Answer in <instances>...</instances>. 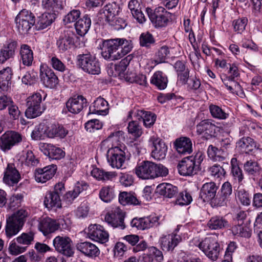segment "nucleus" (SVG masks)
Instances as JSON below:
<instances>
[{
    "label": "nucleus",
    "instance_id": "1",
    "mask_svg": "<svg viewBox=\"0 0 262 262\" xmlns=\"http://www.w3.org/2000/svg\"><path fill=\"white\" fill-rule=\"evenodd\" d=\"M131 41L124 38L104 40L101 47V55L105 60L114 61L122 58L132 49Z\"/></svg>",
    "mask_w": 262,
    "mask_h": 262
},
{
    "label": "nucleus",
    "instance_id": "2",
    "mask_svg": "<svg viewBox=\"0 0 262 262\" xmlns=\"http://www.w3.org/2000/svg\"><path fill=\"white\" fill-rule=\"evenodd\" d=\"M136 175L142 179H151L159 177H165L168 169L162 164L146 161L138 165L134 169Z\"/></svg>",
    "mask_w": 262,
    "mask_h": 262
},
{
    "label": "nucleus",
    "instance_id": "3",
    "mask_svg": "<svg viewBox=\"0 0 262 262\" xmlns=\"http://www.w3.org/2000/svg\"><path fill=\"white\" fill-rule=\"evenodd\" d=\"M203 160L202 153L183 158L178 164L179 173L183 176L195 175L200 170V165Z\"/></svg>",
    "mask_w": 262,
    "mask_h": 262
},
{
    "label": "nucleus",
    "instance_id": "4",
    "mask_svg": "<svg viewBox=\"0 0 262 262\" xmlns=\"http://www.w3.org/2000/svg\"><path fill=\"white\" fill-rule=\"evenodd\" d=\"M28 212L24 209L18 210L7 219L6 235L11 238L17 234L23 227L26 222Z\"/></svg>",
    "mask_w": 262,
    "mask_h": 262
},
{
    "label": "nucleus",
    "instance_id": "5",
    "mask_svg": "<svg viewBox=\"0 0 262 262\" xmlns=\"http://www.w3.org/2000/svg\"><path fill=\"white\" fill-rule=\"evenodd\" d=\"M77 65L85 72L93 75L100 73V66L95 55L89 52L77 56Z\"/></svg>",
    "mask_w": 262,
    "mask_h": 262
},
{
    "label": "nucleus",
    "instance_id": "6",
    "mask_svg": "<svg viewBox=\"0 0 262 262\" xmlns=\"http://www.w3.org/2000/svg\"><path fill=\"white\" fill-rule=\"evenodd\" d=\"M152 24L156 28H162L167 26L171 17V13L163 7H158L154 10L150 8L146 9Z\"/></svg>",
    "mask_w": 262,
    "mask_h": 262
},
{
    "label": "nucleus",
    "instance_id": "7",
    "mask_svg": "<svg viewBox=\"0 0 262 262\" xmlns=\"http://www.w3.org/2000/svg\"><path fill=\"white\" fill-rule=\"evenodd\" d=\"M198 247L211 260H216L219 257L221 248L216 236L206 237L199 243Z\"/></svg>",
    "mask_w": 262,
    "mask_h": 262
},
{
    "label": "nucleus",
    "instance_id": "8",
    "mask_svg": "<svg viewBox=\"0 0 262 262\" xmlns=\"http://www.w3.org/2000/svg\"><path fill=\"white\" fill-rule=\"evenodd\" d=\"M16 28L20 34H25L35 23V16L27 10H22L15 17Z\"/></svg>",
    "mask_w": 262,
    "mask_h": 262
},
{
    "label": "nucleus",
    "instance_id": "9",
    "mask_svg": "<svg viewBox=\"0 0 262 262\" xmlns=\"http://www.w3.org/2000/svg\"><path fill=\"white\" fill-rule=\"evenodd\" d=\"M42 95L40 92H36L27 99V108L25 112L28 118H34L40 116L42 113L41 108Z\"/></svg>",
    "mask_w": 262,
    "mask_h": 262
},
{
    "label": "nucleus",
    "instance_id": "10",
    "mask_svg": "<svg viewBox=\"0 0 262 262\" xmlns=\"http://www.w3.org/2000/svg\"><path fill=\"white\" fill-rule=\"evenodd\" d=\"M106 156L107 162L112 167L123 168L125 161V153L121 146H116L109 148Z\"/></svg>",
    "mask_w": 262,
    "mask_h": 262
},
{
    "label": "nucleus",
    "instance_id": "11",
    "mask_svg": "<svg viewBox=\"0 0 262 262\" xmlns=\"http://www.w3.org/2000/svg\"><path fill=\"white\" fill-rule=\"evenodd\" d=\"M55 250L58 253L71 257L74 253L72 239L67 236H57L53 241Z\"/></svg>",
    "mask_w": 262,
    "mask_h": 262
},
{
    "label": "nucleus",
    "instance_id": "12",
    "mask_svg": "<svg viewBox=\"0 0 262 262\" xmlns=\"http://www.w3.org/2000/svg\"><path fill=\"white\" fill-rule=\"evenodd\" d=\"M21 136L18 133L10 130L5 133L0 138V149L6 152L21 142Z\"/></svg>",
    "mask_w": 262,
    "mask_h": 262
},
{
    "label": "nucleus",
    "instance_id": "13",
    "mask_svg": "<svg viewBox=\"0 0 262 262\" xmlns=\"http://www.w3.org/2000/svg\"><path fill=\"white\" fill-rule=\"evenodd\" d=\"M64 221L61 220L57 222L51 218L46 217L40 220L38 224V229L45 235L54 232L58 229H65Z\"/></svg>",
    "mask_w": 262,
    "mask_h": 262
},
{
    "label": "nucleus",
    "instance_id": "14",
    "mask_svg": "<svg viewBox=\"0 0 262 262\" xmlns=\"http://www.w3.org/2000/svg\"><path fill=\"white\" fill-rule=\"evenodd\" d=\"M152 151V157L158 160L163 159L165 158L167 151V147L162 139L156 136H152L149 139Z\"/></svg>",
    "mask_w": 262,
    "mask_h": 262
},
{
    "label": "nucleus",
    "instance_id": "15",
    "mask_svg": "<svg viewBox=\"0 0 262 262\" xmlns=\"http://www.w3.org/2000/svg\"><path fill=\"white\" fill-rule=\"evenodd\" d=\"M88 235L91 239L100 243H105L108 241V233L103 226L97 225H91L88 228Z\"/></svg>",
    "mask_w": 262,
    "mask_h": 262
},
{
    "label": "nucleus",
    "instance_id": "16",
    "mask_svg": "<svg viewBox=\"0 0 262 262\" xmlns=\"http://www.w3.org/2000/svg\"><path fill=\"white\" fill-rule=\"evenodd\" d=\"M196 133L207 140L215 136L216 126L210 120H202L196 126Z\"/></svg>",
    "mask_w": 262,
    "mask_h": 262
},
{
    "label": "nucleus",
    "instance_id": "17",
    "mask_svg": "<svg viewBox=\"0 0 262 262\" xmlns=\"http://www.w3.org/2000/svg\"><path fill=\"white\" fill-rule=\"evenodd\" d=\"M40 78L47 88L54 89L58 83V79L54 71L49 68H42L40 70Z\"/></svg>",
    "mask_w": 262,
    "mask_h": 262
},
{
    "label": "nucleus",
    "instance_id": "18",
    "mask_svg": "<svg viewBox=\"0 0 262 262\" xmlns=\"http://www.w3.org/2000/svg\"><path fill=\"white\" fill-rule=\"evenodd\" d=\"M74 33L71 31L67 30L61 34L57 40L56 45L60 52H64L70 49L75 43Z\"/></svg>",
    "mask_w": 262,
    "mask_h": 262
},
{
    "label": "nucleus",
    "instance_id": "19",
    "mask_svg": "<svg viewBox=\"0 0 262 262\" xmlns=\"http://www.w3.org/2000/svg\"><path fill=\"white\" fill-rule=\"evenodd\" d=\"M182 241V237L180 235L172 233L162 236L159 243L163 251H172L174 248Z\"/></svg>",
    "mask_w": 262,
    "mask_h": 262
},
{
    "label": "nucleus",
    "instance_id": "20",
    "mask_svg": "<svg viewBox=\"0 0 262 262\" xmlns=\"http://www.w3.org/2000/svg\"><path fill=\"white\" fill-rule=\"evenodd\" d=\"M39 149L44 155L52 159H60L65 156V152L60 148L51 144L41 143L39 145Z\"/></svg>",
    "mask_w": 262,
    "mask_h": 262
},
{
    "label": "nucleus",
    "instance_id": "21",
    "mask_svg": "<svg viewBox=\"0 0 262 262\" xmlns=\"http://www.w3.org/2000/svg\"><path fill=\"white\" fill-rule=\"evenodd\" d=\"M87 105L86 99L81 95L71 98L66 103L68 111L73 114L79 113Z\"/></svg>",
    "mask_w": 262,
    "mask_h": 262
},
{
    "label": "nucleus",
    "instance_id": "22",
    "mask_svg": "<svg viewBox=\"0 0 262 262\" xmlns=\"http://www.w3.org/2000/svg\"><path fill=\"white\" fill-rule=\"evenodd\" d=\"M56 170V166L55 165H49L42 168L36 169L35 180L38 182L45 183L54 176Z\"/></svg>",
    "mask_w": 262,
    "mask_h": 262
},
{
    "label": "nucleus",
    "instance_id": "23",
    "mask_svg": "<svg viewBox=\"0 0 262 262\" xmlns=\"http://www.w3.org/2000/svg\"><path fill=\"white\" fill-rule=\"evenodd\" d=\"M124 213L118 211L113 213H107L105 216V221L107 224L114 228H119L124 229L125 228L124 223Z\"/></svg>",
    "mask_w": 262,
    "mask_h": 262
},
{
    "label": "nucleus",
    "instance_id": "24",
    "mask_svg": "<svg viewBox=\"0 0 262 262\" xmlns=\"http://www.w3.org/2000/svg\"><path fill=\"white\" fill-rule=\"evenodd\" d=\"M17 47V41L12 40L4 45L0 50V63H4L8 59L13 58Z\"/></svg>",
    "mask_w": 262,
    "mask_h": 262
},
{
    "label": "nucleus",
    "instance_id": "25",
    "mask_svg": "<svg viewBox=\"0 0 262 262\" xmlns=\"http://www.w3.org/2000/svg\"><path fill=\"white\" fill-rule=\"evenodd\" d=\"M176 150L180 154H190L192 151V143L191 139L186 137L177 138L173 143Z\"/></svg>",
    "mask_w": 262,
    "mask_h": 262
},
{
    "label": "nucleus",
    "instance_id": "26",
    "mask_svg": "<svg viewBox=\"0 0 262 262\" xmlns=\"http://www.w3.org/2000/svg\"><path fill=\"white\" fill-rule=\"evenodd\" d=\"M20 176L13 164H8L3 178L4 182L8 185L13 186L17 184Z\"/></svg>",
    "mask_w": 262,
    "mask_h": 262
},
{
    "label": "nucleus",
    "instance_id": "27",
    "mask_svg": "<svg viewBox=\"0 0 262 262\" xmlns=\"http://www.w3.org/2000/svg\"><path fill=\"white\" fill-rule=\"evenodd\" d=\"M244 169L246 173L253 178V180H257L262 173V168L259 164L255 160H248L244 164Z\"/></svg>",
    "mask_w": 262,
    "mask_h": 262
},
{
    "label": "nucleus",
    "instance_id": "28",
    "mask_svg": "<svg viewBox=\"0 0 262 262\" xmlns=\"http://www.w3.org/2000/svg\"><path fill=\"white\" fill-rule=\"evenodd\" d=\"M218 187L214 182L204 184L201 190L200 197L204 202L211 201L216 196Z\"/></svg>",
    "mask_w": 262,
    "mask_h": 262
},
{
    "label": "nucleus",
    "instance_id": "29",
    "mask_svg": "<svg viewBox=\"0 0 262 262\" xmlns=\"http://www.w3.org/2000/svg\"><path fill=\"white\" fill-rule=\"evenodd\" d=\"M76 248L78 250L89 257H96L100 253L98 248L95 244L89 242L78 243Z\"/></svg>",
    "mask_w": 262,
    "mask_h": 262
},
{
    "label": "nucleus",
    "instance_id": "30",
    "mask_svg": "<svg viewBox=\"0 0 262 262\" xmlns=\"http://www.w3.org/2000/svg\"><path fill=\"white\" fill-rule=\"evenodd\" d=\"M102 11V15L104 17L105 21L108 23L119 15L120 8L119 5L116 3H109L104 6Z\"/></svg>",
    "mask_w": 262,
    "mask_h": 262
},
{
    "label": "nucleus",
    "instance_id": "31",
    "mask_svg": "<svg viewBox=\"0 0 262 262\" xmlns=\"http://www.w3.org/2000/svg\"><path fill=\"white\" fill-rule=\"evenodd\" d=\"M108 103L104 98L99 97L90 107V113L104 115L108 113Z\"/></svg>",
    "mask_w": 262,
    "mask_h": 262
},
{
    "label": "nucleus",
    "instance_id": "32",
    "mask_svg": "<svg viewBox=\"0 0 262 262\" xmlns=\"http://www.w3.org/2000/svg\"><path fill=\"white\" fill-rule=\"evenodd\" d=\"M91 25L90 17L85 14L79 18L75 24V28L78 35L84 36L89 30Z\"/></svg>",
    "mask_w": 262,
    "mask_h": 262
},
{
    "label": "nucleus",
    "instance_id": "33",
    "mask_svg": "<svg viewBox=\"0 0 262 262\" xmlns=\"http://www.w3.org/2000/svg\"><path fill=\"white\" fill-rule=\"evenodd\" d=\"M135 115L137 119L143 121L146 127L153 125L156 119V116L154 114L141 110H136Z\"/></svg>",
    "mask_w": 262,
    "mask_h": 262
},
{
    "label": "nucleus",
    "instance_id": "34",
    "mask_svg": "<svg viewBox=\"0 0 262 262\" xmlns=\"http://www.w3.org/2000/svg\"><path fill=\"white\" fill-rule=\"evenodd\" d=\"M156 192L161 195L171 198L178 193V189L171 184L161 183L157 187Z\"/></svg>",
    "mask_w": 262,
    "mask_h": 262
},
{
    "label": "nucleus",
    "instance_id": "35",
    "mask_svg": "<svg viewBox=\"0 0 262 262\" xmlns=\"http://www.w3.org/2000/svg\"><path fill=\"white\" fill-rule=\"evenodd\" d=\"M256 146L253 139L249 137H244L236 142V147L242 152L249 154L252 151Z\"/></svg>",
    "mask_w": 262,
    "mask_h": 262
},
{
    "label": "nucleus",
    "instance_id": "36",
    "mask_svg": "<svg viewBox=\"0 0 262 262\" xmlns=\"http://www.w3.org/2000/svg\"><path fill=\"white\" fill-rule=\"evenodd\" d=\"M12 71L11 68L7 67L0 71V89L2 91H7L10 87Z\"/></svg>",
    "mask_w": 262,
    "mask_h": 262
},
{
    "label": "nucleus",
    "instance_id": "37",
    "mask_svg": "<svg viewBox=\"0 0 262 262\" xmlns=\"http://www.w3.org/2000/svg\"><path fill=\"white\" fill-rule=\"evenodd\" d=\"M156 220L150 217L134 218L130 222L132 227H136L139 230H144L152 227L155 224Z\"/></svg>",
    "mask_w": 262,
    "mask_h": 262
},
{
    "label": "nucleus",
    "instance_id": "38",
    "mask_svg": "<svg viewBox=\"0 0 262 262\" xmlns=\"http://www.w3.org/2000/svg\"><path fill=\"white\" fill-rule=\"evenodd\" d=\"M55 19V13L45 12L38 17L36 27L38 30H43L50 26Z\"/></svg>",
    "mask_w": 262,
    "mask_h": 262
},
{
    "label": "nucleus",
    "instance_id": "39",
    "mask_svg": "<svg viewBox=\"0 0 262 262\" xmlns=\"http://www.w3.org/2000/svg\"><path fill=\"white\" fill-rule=\"evenodd\" d=\"M44 204L49 209L60 208L61 203L59 195L53 192H48L45 198Z\"/></svg>",
    "mask_w": 262,
    "mask_h": 262
},
{
    "label": "nucleus",
    "instance_id": "40",
    "mask_svg": "<svg viewBox=\"0 0 262 262\" xmlns=\"http://www.w3.org/2000/svg\"><path fill=\"white\" fill-rule=\"evenodd\" d=\"M20 60L26 66H31L33 61V53L30 47L27 45H23L20 50Z\"/></svg>",
    "mask_w": 262,
    "mask_h": 262
},
{
    "label": "nucleus",
    "instance_id": "41",
    "mask_svg": "<svg viewBox=\"0 0 262 262\" xmlns=\"http://www.w3.org/2000/svg\"><path fill=\"white\" fill-rule=\"evenodd\" d=\"M168 80L165 75L161 71L156 72L150 79L151 84L160 90L165 89L167 84Z\"/></svg>",
    "mask_w": 262,
    "mask_h": 262
},
{
    "label": "nucleus",
    "instance_id": "42",
    "mask_svg": "<svg viewBox=\"0 0 262 262\" xmlns=\"http://www.w3.org/2000/svg\"><path fill=\"white\" fill-rule=\"evenodd\" d=\"M207 226L211 230L221 229L228 227V222L222 216H214L208 221Z\"/></svg>",
    "mask_w": 262,
    "mask_h": 262
},
{
    "label": "nucleus",
    "instance_id": "43",
    "mask_svg": "<svg viewBox=\"0 0 262 262\" xmlns=\"http://www.w3.org/2000/svg\"><path fill=\"white\" fill-rule=\"evenodd\" d=\"M130 58L128 57L122 59L119 62L114 66V70L113 71V75L114 77H118L120 79L125 76V71L129 64Z\"/></svg>",
    "mask_w": 262,
    "mask_h": 262
},
{
    "label": "nucleus",
    "instance_id": "44",
    "mask_svg": "<svg viewBox=\"0 0 262 262\" xmlns=\"http://www.w3.org/2000/svg\"><path fill=\"white\" fill-rule=\"evenodd\" d=\"M119 201L121 204L124 206L128 204L134 205L140 204V201L134 194L126 191L120 193Z\"/></svg>",
    "mask_w": 262,
    "mask_h": 262
},
{
    "label": "nucleus",
    "instance_id": "45",
    "mask_svg": "<svg viewBox=\"0 0 262 262\" xmlns=\"http://www.w3.org/2000/svg\"><path fill=\"white\" fill-rule=\"evenodd\" d=\"M231 173L234 180L241 183L244 179V173L239 167L237 160L232 158L231 160Z\"/></svg>",
    "mask_w": 262,
    "mask_h": 262
},
{
    "label": "nucleus",
    "instance_id": "46",
    "mask_svg": "<svg viewBox=\"0 0 262 262\" xmlns=\"http://www.w3.org/2000/svg\"><path fill=\"white\" fill-rule=\"evenodd\" d=\"M68 133V130L62 125L60 124H54L48 133V136L50 138L59 137L64 138Z\"/></svg>",
    "mask_w": 262,
    "mask_h": 262
},
{
    "label": "nucleus",
    "instance_id": "47",
    "mask_svg": "<svg viewBox=\"0 0 262 262\" xmlns=\"http://www.w3.org/2000/svg\"><path fill=\"white\" fill-rule=\"evenodd\" d=\"M42 6L51 13L58 12L63 8L62 0H42Z\"/></svg>",
    "mask_w": 262,
    "mask_h": 262
},
{
    "label": "nucleus",
    "instance_id": "48",
    "mask_svg": "<svg viewBox=\"0 0 262 262\" xmlns=\"http://www.w3.org/2000/svg\"><path fill=\"white\" fill-rule=\"evenodd\" d=\"M99 195L102 201L106 203L110 202L116 195L114 187H103L99 191Z\"/></svg>",
    "mask_w": 262,
    "mask_h": 262
},
{
    "label": "nucleus",
    "instance_id": "49",
    "mask_svg": "<svg viewBox=\"0 0 262 262\" xmlns=\"http://www.w3.org/2000/svg\"><path fill=\"white\" fill-rule=\"evenodd\" d=\"M22 159L25 164L28 167H34L37 166L39 163V160L35 157L33 152L30 150L23 151Z\"/></svg>",
    "mask_w": 262,
    "mask_h": 262
},
{
    "label": "nucleus",
    "instance_id": "50",
    "mask_svg": "<svg viewBox=\"0 0 262 262\" xmlns=\"http://www.w3.org/2000/svg\"><path fill=\"white\" fill-rule=\"evenodd\" d=\"M92 176L99 180H107L115 176L113 172H106L98 168H94L91 171Z\"/></svg>",
    "mask_w": 262,
    "mask_h": 262
},
{
    "label": "nucleus",
    "instance_id": "51",
    "mask_svg": "<svg viewBox=\"0 0 262 262\" xmlns=\"http://www.w3.org/2000/svg\"><path fill=\"white\" fill-rule=\"evenodd\" d=\"M232 233L234 235L240 237H249L251 235L248 230V228L243 225V224L238 223L237 225H235L231 228Z\"/></svg>",
    "mask_w": 262,
    "mask_h": 262
},
{
    "label": "nucleus",
    "instance_id": "52",
    "mask_svg": "<svg viewBox=\"0 0 262 262\" xmlns=\"http://www.w3.org/2000/svg\"><path fill=\"white\" fill-rule=\"evenodd\" d=\"M209 110L213 118L219 119H226L229 116V114L224 111L217 105L211 104L209 106Z\"/></svg>",
    "mask_w": 262,
    "mask_h": 262
},
{
    "label": "nucleus",
    "instance_id": "53",
    "mask_svg": "<svg viewBox=\"0 0 262 262\" xmlns=\"http://www.w3.org/2000/svg\"><path fill=\"white\" fill-rule=\"evenodd\" d=\"M223 151L217 148L210 145L208 148L207 154L208 157L214 161H222L224 158L222 155Z\"/></svg>",
    "mask_w": 262,
    "mask_h": 262
},
{
    "label": "nucleus",
    "instance_id": "54",
    "mask_svg": "<svg viewBox=\"0 0 262 262\" xmlns=\"http://www.w3.org/2000/svg\"><path fill=\"white\" fill-rule=\"evenodd\" d=\"M140 45L142 47L149 48L155 43V40L151 34L148 32L141 33L139 37Z\"/></svg>",
    "mask_w": 262,
    "mask_h": 262
},
{
    "label": "nucleus",
    "instance_id": "55",
    "mask_svg": "<svg viewBox=\"0 0 262 262\" xmlns=\"http://www.w3.org/2000/svg\"><path fill=\"white\" fill-rule=\"evenodd\" d=\"M124 133L122 131H117L112 133L107 138L106 140L113 142V146H121L120 143L124 139Z\"/></svg>",
    "mask_w": 262,
    "mask_h": 262
},
{
    "label": "nucleus",
    "instance_id": "56",
    "mask_svg": "<svg viewBox=\"0 0 262 262\" xmlns=\"http://www.w3.org/2000/svg\"><path fill=\"white\" fill-rule=\"evenodd\" d=\"M34 234L30 231L28 233H23L20 236L15 238L16 241L19 244L23 245H28L31 244L34 240Z\"/></svg>",
    "mask_w": 262,
    "mask_h": 262
},
{
    "label": "nucleus",
    "instance_id": "57",
    "mask_svg": "<svg viewBox=\"0 0 262 262\" xmlns=\"http://www.w3.org/2000/svg\"><path fill=\"white\" fill-rule=\"evenodd\" d=\"M192 201V198L190 194L186 191L180 192L178 195L176 204L179 205H187Z\"/></svg>",
    "mask_w": 262,
    "mask_h": 262
},
{
    "label": "nucleus",
    "instance_id": "58",
    "mask_svg": "<svg viewBox=\"0 0 262 262\" xmlns=\"http://www.w3.org/2000/svg\"><path fill=\"white\" fill-rule=\"evenodd\" d=\"M127 128L128 133L135 138L140 137L143 133L141 126L135 121L130 122Z\"/></svg>",
    "mask_w": 262,
    "mask_h": 262
},
{
    "label": "nucleus",
    "instance_id": "59",
    "mask_svg": "<svg viewBox=\"0 0 262 262\" xmlns=\"http://www.w3.org/2000/svg\"><path fill=\"white\" fill-rule=\"evenodd\" d=\"M16 243L15 238L10 243L8 251L11 255H17L26 251L27 246H20Z\"/></svg>",
    "mask_w": 262,
    "mask_h": 262
},
{
    "label": "nucleus",
    "instance_id": "60",
    "mask_svg": "<svg viewBox=\"0 0 262 262\" xmlns=\"http://www.w3.org/2000/svg\"><path fill=\"white\" fill-rule=\"evenodd\" d=\"M84 186H85V185H83L79 182L77 183L73 189L66 193V198L69 199V201L74 200L84 189Z\"/></svg>",
    "mask_w": 262,
    "mask_h": 262
},
{
    "label": "nucleus",
    "instance_id": "61",
    "mask_svg": "<svg viewBox=\"0 0 262 262\" xmlns=\"http://www.w3.org/2000/svg\"><path fill=\"white\" fill-rule=\"evenodd\" d=\"M248 23V19L247 17H243L238 19L234 20L232 25L235 31L237 33H242L246 28Z\"/></svg>",
    "mask_w": 262,
    "mask_h": 262
},
{
    "label": "nucleus",
    "instance_id": "62",
    "mask_svg": "<svg viewBox=\"0 0 262 262\" xmlns=\"http://www.w3.org/2000/svg\"><path fill=\"white\" fill-rule=\"evenodd\" d=\"M209 172L212 176L217 179L224 177L226 174L224 169L220 165L216 164L209 168Z\"/></svg>",
    "mask_w": 262,
    "mask_h": 262
},
{
    "label": "nucleus",
    "instance_id": "63",
    "mask_svg": "<svg viewBox=\"0 0 262 262\" xmlns=\"http://www.w3.org/2000/svg\"><path fill=\"white\" fill-rule=\"evenodd\" d=\"M229 199L227 196L218 192L217 194H216V196L211 201V205L214 207L224 206L227 205Z\"/></svg>",
    "mask_w": 262,
    "mask_h": 262
},
{
    "label": "nucleus",
    "instance_id": "64",
    "mask_svg": "<svg viewBox=\"0 0 262 262\" xmlns=\"http://www.w3.org/2000/svg\"><path fill=\"white\" fill-rule=\"evenodd\" d=\"M102 127V123L98 119H92L85 124V128L89 132H93Z\"/></svg>",
    "mask_w": 262,
    "mask_h": 262
}]
</instances>
